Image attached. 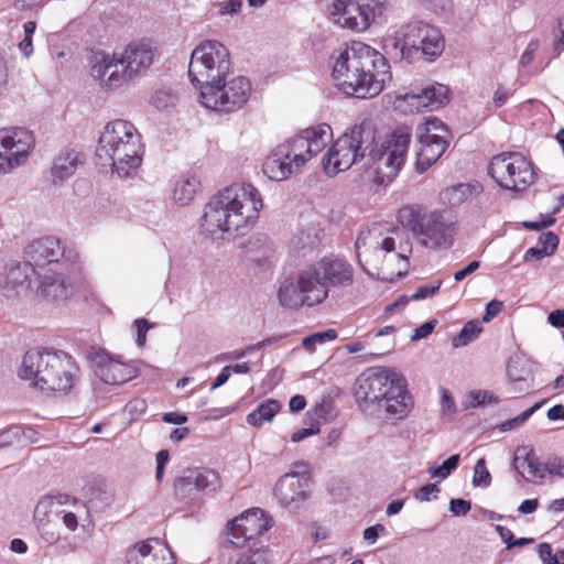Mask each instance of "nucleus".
I'll use <instances>...</instances> for the list:
<instances>
[{"label":"nucleus","instance_id":"nucleus-9","mask_svg":"<svg viewBox=\"0 0 564 564\" xmlns=\"http://www.w3.org/2000/svg\"><path fill=\"white\" fill-rule=\"evenodd\" d=\"M384 48L397 57L409 58L413 52H421L426 58L434 61L444 51V39L441 31L427 23L411 22L400 25L383 40Z\"/></svg>","mask_w":564,"mask_h":564},{"label":"nucleus","instance_id":"nucleus-52","mask_svg":"<svg viewBox=\"0 0 564 564\" xmlns=\"http://www.w3.org/2000/svg\"><path fill=\"white\" fill-rule=\"evenodd\" d=\"M538 406L539 405L536 404V405L523 411L520 415L501 423L499 426V430L501 432H507V431H510V430L521 426L533 414V412L538 409Z\"/></svg>","mask_w":564,"mask_h":564},{"label":"nucleus","instance_id":"nucleus-43","mask_svg":"<svg viewBox=\"0 0 564 564\" xmlns=\"http://www.w3.org/2000/svg\"><path fill=\"white\" fill-rule=\"evenodd\" d=\"M337 338V332L335 329H327L324 332L314 333L302 340V346L308 352H314L317 345H324L328 341H333Z\"/></svg>","mask_w":564,"mask_h":564},{"label":"nucleus","instance_id":"nucleus-14","mask_svg":"<svg viewBox=\"0 0 564 564\" xmlns=\"http://www.w3.org/2000/svg\"><path fill=\"white\" fill-rule=\"evenodd\" d=\"M251 83L243 76L225 77L209 91L198 96L199 104L206 109L218 112H234L242 108L249 100Z\"/></svg>","mask_w":564,"mask_h":564},{"label":"nucleus","instance_id":"nucleus-47","mask_svg":"<svg viewBox=\"0 0 564 564\" xmlns=\"http://www.w3.org/2000/svg\"><path fill=\"white\" fill-rule=\"evenodd\" d=\"M217 9L219 18L236 17L241 12L242 0H223L213 4Z\"/></svg>","mask_w":564,"mask_h":564},{"label":"nucleus","instance_id":"nucleus-54","mask_svg":"<svg viewBox=\"0 0 564 564\" xmlns=\"http://www.w3.org/2000/svg\"><path fill=\"white\" fill-rule=\"evenodd\" d=\"M440 492V488L436 484H427L423 487H421L414 494V498L420 502H427L432 499H436L437 495Z\"/></svg>","mask_w":564,"mask_h":564},{"label":"nucleus","instance_id":"nucleus-58","mask_svg":"<svg viewBox=\"0 0 564 564\" xmlns=\"http://www.w3.org/2000/svg\"><path fill=\"white\" fill-rule=\"evenodd\" d=\"M147 410V402L143 399L131 400L126 405V411L130 414L131 419H135Z\"/></svg>","mask_w":564,"mask_h":564},{"label":"nucleus","instance_id":"nucleus-31","mask_svg":"<svg viewBox=\"0 0 564 564\" xmlns=\"http://www.w3.org/2000/svg\"><path fill=\"white\" fill-rule=\"evenodd\" d=\"M517 468L521 469L522 475L530 480L543 479L545 473L557 477H564V456H553L547 458L544 464H541L534 456L533 452L529 451L525 453L523 460L519 466H517Z\"/></svg>","mask_w":564,"mask_h":564},{"label":"nucleus","instance_id":"nucleus-5","mask_svg":"<svg viewBox=\"0 0 564 564\" xmlns=\"http://www.w3.org/2000/svg\"><path fill=\"white\" fill-rule=\"evenodd\" d=\"M18 373L40 390L65 392L77 381L79 368L65 351L33 348L24 354Z\"/></svg>","mask_w":564,"mask_h":564},{"label":"nucleus","instance_id":"nucleus-28","mask_svg":"<svg viewBox=\"0 0 564 564\" xmlns=\"http://www.w3.org/2000/svg\"><path fill=\"white\" fill-rule=\"evenodd\" d=\"M35 295L50 303L67 301L74 294V285L62 273L46 271L35 279Z\"/></svg>","mask_w":564,"mask_h":564},{"label":"nucleus","instance_id":"nucleus-10","mask_svg":"<svg viewBox=\"0 0 564 564\" xmlns=\"http://www.w3.org/2000/svg\"><path fill=\"white\" fill-rule=\"evenodd\" d=\"M375 141V129L369 121L354 124L338 137L322 159L325 173L334 176L350 169L365 156Z\"/></svg>","mask_w":564,"mask_h":564},{"label":"nucleus","instance_id":"nucleus-63","mask_svg":"<svg viewBox=\"0 0 564 564\" xmlns=\"http://www.w3.org/2000/svg\"><path fill=\"white\" fill-rule=\"evenodd\" d=\"M501 310H502L501 302H499L497 300L490 301L487 304L486 314L482 317L484 322H486V323L490 322L495 316H497L501 312Z\"/></svg>","mask_w":564,"mask_h":564},{"label":"nucleus","instance_id":"nucleus-32","mask_svg":"<svg viewBox=\"0 0 564 564\" xmlns=\"http://www.w3.org/2000/svg\"><path fill=\"white\" fill-rule=\"evenodd\" d=\"M82 163L80 154L74 149L62 150L52 162L51 176L54 184H63L72 177Z\"/></svg>","mask_w":564,"mask_h":564},{"label":"nucleus","instance_id":"nucleus-57","mask_svg":"<svg viewBox=\"0 0 564 564\" xmlns=\"http://www.w3.org/2000/svg\"><path fill=\"white\" fill-rule=\"evenodd\" d=\"M134 326L137 329V344L142 347L147 339V332L152 325L145 318H138L134 321Z\"/></svg>","mask_w":564,"mask_h":564},{"label":"nucleus","instance_id":"nucleus-16","mask_svg":"<svg viewBox=\"0 0 564 564\" xmlns=\"http://www.w3.org/2000/svg\"><path fill=\"white\" fill-rule=\"evenodd\" d=\"M448 130L436 117H429L416 127V137L420 144L416 169L425 172L446 151L448 147Z\"/></svg>","mask_w":564,"mask_h":564},{"label":"nucleus","instance_id":"nucleus-64","mask_svg":"<svg viewBox=\"0 0 564 564\" xmlns=\"http://www.w3.org/2000/svg\"><path fill=\"white\" fill-rule=\"evenodd\" d=\"M480 267L479 261H471L464 269L458 270L454 273V280L456 282L463 281L466 276L474 273Z\"/></svg>","mask_w":564,"mask_h":564},{"label":"nucleus","instance_id":"nucleus-7","mask_svg":"<svg viewBox=\"0 0 564 564\" xmlns=\"http://www.w3.org/2000/svg\"><path fill=\"white\" fill-rule=\"evenodd\" d=\"M412 131L406 126L395 128L369 152L366 169L378 184L390 183L405 163Z\"/></svg>","mask_w":564,"mask_h":564},{"label":"nucleus","instance_id":"nucleus-62","mask_svg":"<svg viewBox=\"0 0 564 564\" xmlns=\"http://www.w3.org/2000/svg\"><path fill=\"white\" fill-rule=\"evenodd\" d=\"M50 523L36 524L41 536L48 543L55 544L61 540L59 533L51 531L48 528Z\"/></svg>","mask_w":564,"mask_h":564},{"label":"nucleus","instance_id":"nucleus-23","mask_svg":"<svg viewBox=\"0 0 564 564\" xmlns=\"http://www.w3.org/2000/svg\"><path fill=\"white\" fill-rule=\"evenodd\" d=\"M221 485L218 473L209 468H188L174 482L175 494L182 498H192L195 492H214Z\"/></svg>","mask_w":564,"mask_h":564},{"label":"nucleus","instance_id":"nucleus-8","mask_svg":"<svg viewBox=\"0 0 564 564\" xmlns=\"http://www.w3.org/2000/svg\"><path fill=\"white\" fill-rule=\"evenodd\" d=\"M231 70L228 48L218 41H204L192 52L188 64V77L198 89V96L209 91Z\"/></svg>","mask_w":564,"mask_h":564},{"label":"nucleus","instance_id":"nucleus-33","mask_svg":"<svg viewBox=\"0 0 564 564\" xmlns=\"http://www.w3.org/2000/svg\"><path fill=\"white\" fill-rule=\"evenodd\" d=\"M34 271L29 262L10 261L6 263L0 272V289L14 291L22 286Z\"/></svg>","mask_w":564,"mask_h":564},{"label":"nucleus","instance_id":"nucleus-37","mask_svg":"<svg viewBox=\"0 0 564 564\" xmlns=\"http://www.w3.org/2000/svg\"><path fill=\"white\" fill-rule=\"evenodd\" d=\"M34 431L22 426H10L0 432V449L8 447H23L34 442Z\"/></svg>","mask_w":564,"mask_h":564},{"label":"nucleus","instance_id":"nucleus-17","mask_svg":"<svg viewBox=\"0 0 564 564\" xmlns=\"http://www.w3.org/2000/svg\"><path fill=\"white\" fill-rule=\"evenodd\" d=\"M448 88L442 84H432L422 88L414 87L397 93L392 108L403 115L433 111L448 102Z\"/></svg>","mask_w":564,"mask_h":564},{"label":"nucleus","instance_id":"nucleus-25","mask_svg":"<svg viewBox=\"0 0 564 564\" xmlns=\"http://www.w3.org/2000/svg\"><path fill=\"white\" fill-rule=\"evenodd\" d=\"M124 564H175L169 546L159 539L138 541L126 550Z\"/></svg>","mask_w":564,"mask_h":564},{"label":"nucleus","instance_id":"nucleus-45","mask_svg":"<svg viewBox=\"0 0 564 564\" xmlns=\"http://www.w3.org/2000/svg\"><path fill=\"white\" fill-rule=\"evenodd\" d=\"M498 395L488 390H473L467 394L466 408H477L486 404H497Z\"/></svg>","mask_w":564,"mask_h":564},{"label":"nucleus","instance_id":"nucleus-12","mask_svg":"<svg viewBox=\"0 0 564 564\" xmlns=\"http://www.w3.org/2000/svg\"><path fill=\"white\" fill-rule=\"evenodd\" d=\"M387 0H333L328 19L336 26L355 33H364L381 19Z\"/></svg>","mask_w":564,"mask_h":564},{"label":"nucleus","instance_id":"nucleus-22","mask_svg":"<svg viewBox=\"0 0 564 564\" xmlns=\"http://www.w3.org/2000/svg\"><path fill=\"white\" fill-rule=\"evenodd\" d=\"M272 525L271 518L260 508H252L236 517L228 524V534L232 544L254 539L268 531Z\"/></svg>","mask_w":564,"mask_h":564},{"label":"nucleus","instance_id":"nucleus-13","mask_svg":"<svg viewBox=\"0 0 564 564\" xmlns=\"http://www.w3.org/2000/svg\"><path fill=\"white\" fill-rule=\"evenodd\" d=\"M488 173L501 188L509 191H523L535 180L531 162L519 152H503L494 156Z\"/></svg>","mask_w":564,"mask_h":564},{"label":"nucleus","instance_id":"nucleus-38","mask_svg":"<svg viewBox=\"0 0 564 564\" xmlns=\"http://www.w3.org/2000/svg\"><path fill=\"white\" fill-rule=\"evenodd\" d=\"M281 408L282 404L278 400L268 399L247 415V423L254 427L262 426L264 422L271 423Z\"/></svg>","mask_w":564,"mask_h":564},{"label":"nucleus","instance_id":"nucleus-39","mask_svg":"<svg viewBox=\"0 0 564 564\" xmlns=\"http://www.w3.org/2000/svg\"><path fill=\"white\" fill-rule=\"evenodd\" d=\"M480 186L478 184L460 183L455 186L446 187L441 192L443 202L449 205H459L464 203L474 192H478Z\"/></svg>","mask_w":564,"mask_h":564},{"label":"nucleus","instance_id":"nucleus-1","mask_svg":"<svg viewBox=\"0 0 564 564\" xmlns=\"http://www.w3.org/2000/svg\"><path fill=\"white\" fill-rule=\"evenodd\" d=\"M426 216L422 206L406 205L398 212L401 227L378 223L359 232L356 251L364 271L383 281H393L405 275L413 250L408 229L415 237Z\"/></svg>","mask_w":564,"mask_h":564},{"label":"nucleus","instance_id":"nucleus-6","mask_svg":"<svg viewBox=\"0 0 564 564\" xmlns=\"http://www.w3.org/2000/svg\"><path fill=\"white\" fill-rule=\"evenodd\" d=\"M141 134L127 120L108 122L99 138L96 154L101 164H109L120 177H131L142 164Z\"/></svg>","mask_w":564,"mask_h":564},{"label":"nucleus","instance_id":"nucleus-27","mask_svg":"<svg viewBox=\"0 0 564 564\" xmlns=\"http://www.w3.org/2000/svg\"><path fill=\"white\" fill-rule=\"evenodd\" d=\"M117 54L130 80L147 72L155 58L154 47L144 40L130 42Z\"/></svg>","mask_w":564,"mask_h":564},{"label":"nucleus","instance_id":"nucleus-59","mask_svg":"<svg viewBox=\"0 0 564 564\" xmlns=\"http://www.w3.org/2000/svg\"><path fill=\"white\" fill-rule=\"evenodd\" d=\"M386 532V527L383 524L377 523L372 527H369L364 530L362 536L370 544L376 543L378 536Z\"/></svg>","mask_w":564,"mask_h":564},{"label":"nucleus","instance_id":"nucleus-40","mask_svg":"<svg viewBox=\"0 0 564 564\" xmlns=\"http://www.w3.org/2000/svg\"><path fill=\"white\" fill-rule=\"evenodd\" d=\"M84 514H87L85 506L73 501L72 506H67L66 502L62 505L57 518L62 519V522L67 530L74 532L77 530L79 519Z\"/></svg>","mask_w":564,"mask_h":564},{"label":"nucleus","instance_id":"nucleus-35","mask_svg":"<svg viewBox=\"0 0 564 564\" xmlns=\"http://www.w3.org/2000/svg\"><path fill=\"white\" fill-rule=\"evenodd\" d=\"M85 498L89 508L101 511L113 502V491L106 484L93 482L85 487Z\"/></svg>","mask_w":564,"mask_h":564},{"label":"nucleus","instance_id":"nucleus-30","mask_svg":"<svg viewBox=\"0 0 564 564\" xmlns=\"http://www.w3.org/2000/svg\"><path fill=\"white\" fill-rule=\"evenodd\" d=\"M326 289L346 288L354 282V268L350 263L339 258L327 257L315 262Z\"/></svg>","mask_w":564,"mask_h":564},{"label":"nucleus","instance_id":"nucleus-19","mask_svg":"<svg viewBox=\"0 0 564 564\" xmlns=\"http://www.w3.org/2000/svg\"><path fill=\"white\" fill-rule=\"evenodd\" d=\"M95 375L106 384L120 386L140 375L139 368L121 357L106 351L96 352L93 357Z\"/></svg>","mask_w":564,"mask_h":564},{"label":"nucleus","instance_id":"nucleus-53","mask_svg":"<svg viewBox=\"0 0 564 564\" xmlns=\"http://www.w3.org/2000/svg\"><path fill=\"white\" fill-rule=\"evenodd\" d=\"M553 51L558 55L564 50V18H558L552 31Z\"/></svg>","mask_w":564,"mask_h":564},{"label":"nucleus","instance_id":"nucleus-61","mask_svg":"<svg viewBox=\"0 0 564 564\" xmlns=\"http://www.w3.org/2000/svg\"><path fill=\"white\" fill-rule=\"evenodd\" d=\"M540 217H541L540 221H524L523 226L527 229L540 230L542 228L550 227L555 223V218L552 216L541 215Z\"/></svg>","mask_w":564,"mask_h":564},{"label":"nucleus","instance_id":"nucleus-48","mask_svg":"<svg viewBox=\"0 0 564 564\" xmlns=\"http://www.w3.org/2000/svg\"><path fill=\"white\" fill-rule=\"evenodd\" d=\"M491 482V475L486 467L485 458H479L474 468L473 485L475 487H488Z\"/></svg>","mask_w":564,"mask_h":564},{"label":"nucleus","instance_id":"nucleus-20","mask_svg":"<svg viewBox=\"0 0 564 564\" xmlns=\"http://www.w3.org/2000/svg\"><path fill=\"white\" fill-rule=\"evenodd\" d=\"M401 375L389 369H377L357 381L356 398L361 404H381V401L393 387Z\"/></svg>","mask_w":564,"mask_h":564},{"label":"nucleus","instance_id":"nucleus-26","mask_svg":"<svg viewBox=\"0 0 564 564\" xmlns=\"http://www.w3.org/2000/svg\"><path fill=\"white\" fill-rule=\"evenodd\" d=\"M455 230L451 223H446L438 212L429 214L415 236L417 241L426 248H448L453 245Z\"/></svg>","mask_w":564,"mask_h":564},{"label":"nucleus","instance_id":"nucleus-50","mask_svg":"<svg viewBox=\"0 0 564 564\" xmlns=\"http://www.w3.org/2000/svg\"><path fill=\"white\" fill-rule=\"evenodd\" d=\"M441 413L442 416L446 420H453L456 414V403L452 398L451 393L441 388Z\"/></svg>","mask_w":564,"mask_h":564},{"label":"nucleus","instance_id":"nucleus-55","mask_svg":"<svg viewBox=\"0 0 564 564\" xmlns=\"http://www.w3.org/2000/svg\"><path fill=\"white\" fill-rule=\"evenodd\" d=\"M539 245L553 254L558 246V237L552 231L543 232L539 237Z\"/></svg>","mask_w":564,"mask_h":564},{"label":"nucleus","instance_id":"nucleus-42","mask_svg":"<svg viewBox=\"0 0 564 564\" xmlns=\"http://www.w3.org/2000/svg\"><path fill=\"white\" fill-rule=\"evenodd\" d=\"M480 332L481 326L479 321L476 319L467 322L462 330L453 338L454 347L466 346L476 339Z\"/></svg>","mask_w":564,"mask_h":564},{"label":"nucleus","instance_id":"nucleus-29","mask_svg":"<svg viewBox=\"0 0 564 564\" xmlns=\"http://www.w3.org/2000/svg\"><path fill=\"white\" fill-rule=\"evenodd\" d=\"M412 405L413 401L406 389V381L404 377L400 376L398 382L393 384L378 408L383 411L387 421L395 422L405 419Z\"/></svg>","mask_w":564,"mask_h":564},{"label":"nucleus","instance_id":"nucleus-18","mask_svg":"<svg viewBox=\"0 0 564 564\" xmlns=\"http://www.w3.org/2000/svg\"><path fill=\"white\" fill-rule=\"evenodd\" d=\"M294 467L303 470L286 473L280 477L274 486V497L283 508L289 510H297L307 499L308 476L305 470L306 465L296 463Z\"/></svg>","mask_w":564,"mask_h":564},{"label":"nucleus","instance_id":"nucleus-3","mask_svg":"<svg viewBox=\"0 0 564 564\" xmlns=\"http://www.w3.org/2000/svg\"><path fill=\"white\" fill-rule=\"evenodd\" d=\"M332 77L344 94L357 98L378 96L392 78L387 58L361 41H350L330 55Z\"/></svg>","mask_w":564,"mask_h":564},{"label":"nucleus","instance_id":"nucleus-46","mask_svg":"<svg viewBox=\"0 0 564 564\" xmlns=\"http://www.w3.org/2000/svg\"><path fill=\"white\" fill-rule=\"evenodd\" d=\"M178 98L170 89H159L151 97V104L159 110H167L177 105Z\"/></svg>","mask_w":564,"mask_h":564},{"label":"nucleus","instance_id":"nucleus-4","mask_svg":"<svg viewBox=\"0 0 564 564\" xmlns=\"http://www.w3.org/2000/svg\"><path fill=\"white\" fill-rule=\"evenodd\" d=\"M332 140L329 124L307 128L270 152L262 166L263 173L272 181H284L321 153Z\"/></svg>","mask_w":564,"mask_h":564},{"label":"nucleus","instance_id":"nucleus-24","mask_svg":"<svg viewBox=\"0 0 564 564\" xmlns=\"http://www.w3.org/2000/svg\"><path fill=\"white\" fill-rule=\"evenodd\" d=\"M25 256L35 263L57 262L65 257L68 261H75L78 252L70 245H63L62 241L53 236H45L34 239L26 248Z\"/></svg>","mask_w":564,"mask_h":564},{"label":"nucleus","instance_id":"nucleus-34","mask_svg":"<svg viewBox=\"0 0 564 564\" xmlns=\"http://www.w3.org/2000/svg\"><path fill=\"white\" fill-rule=\"evenodd\" d=\"M200 192V181L194 175H181L174 180L172 200L181 207L189 206Z\"/></svg>","mask_w":564,"mask_h":564},{"label":"nucleus","instance_id":"nucleus-41","mask_svg":"<svg viewBox=\"0 0 564 564\" xmlns=\"http://www.w3.org/2000/svg\"><path fill=\"white\" fill-rule=\"evenodd\" d=\"M269 552L261 547L237 552L230 557L229 564H269Z\"/></svg>","mask_w":564,"mask_h":564},{"label":"nucleus","instance_id":"nucleus-60","mask_svg":"<svg viewBox=\"0 0 564 564\" xmlns=\"http://www.w3.org/2000/svg\"><path fill=\"white\" fill-rule=\"evenodd\" d=\"M471 508L469 501L464 499H452L449 502V510L455 516H465Z\"/></svg>","mask_w":564,"mask_h":564},{"label":"nucleus","instance_id":"nucleus-15","mask_svg":"<svg viewBox=\"0 0 564 564\" xmlns=\"http://www.w3.org/2000/svg\"><path fill=\"white\" fill-rule=\"evenodd\" d=\"M35 144V134L26 127L0 128V173L7 174L24 165Z\"/></svg>","mask_w":564,"mask_h":564},{"label":"nucleus","instance_id":"nucleus-11","mask_svg":"<svg viewBox=\"0 0 564 564\" xmlns=\"http://www.w3.org/2000/svg\"><path fill=\"white\" fill-rule=\"evenodd\" d=\"M328 297V290L315 263L302 269L294 278L283 280L278 289L281 306L299 308L313 307Z\"/></svg>","mask_w":564,"mask_h":564},{"label":"nucleus","instance_id":"nucleus-51","mask_svg":"<svg viewBox=\"0 0 564 564\" xmlns=\"http://www.w3.org/2000/svg\"><path fill=\"white\" fill-rule=\"evenodd\" d=\"M261 344H254L249 345L246 348L242 349H236L232 351L224 352L215 357L216 362H227L231 360H238L247 356L248 354L254 351L256 349L260 348Z\"/></svg>","mask_w":564,"mask_h":564},{"label":"nucleus","instance_id":"nucleus-44","mask_svg":"<svg viewBox=\"0 0 564 564\" xmlns=\"http://www.w3.org/2000/svg\"><path fill=\"white\" fill-rule=\"evenodd\" d=\"M458 464L459 455L454 454L444 460L442 465L429 467L427 473L432 478L443 480L446 479L452 474V471L457 468Z\"/></svg>","mask_w":564,"mask_h":564},{"label":"nucleus","instance_id":"nucleus-49","mask_svg":"<svg viewBox=\"0 0 564 564\" xmlns=\"http://www.w3.org/2000/svg\"><path fill=\"white\" fill-rule=\"evenodd\" d=\"M538 553L543 564H564V550L553 554L552 546L549 543H541Z\"/></svg>","mask_w":564,"mask_h":564},{"label":"nucleus","instance_id":"nucleus-2","mask_svg":"<svg viewBox=\"0 0 564 564\" xmlns=\"http://www.w3.org/2000/svg\"><path fill=\"white\" fill-rule=\"evenodd\" d=\"M263 199L250 183H235L213 195L200 218L202 234L213 240L230 241L257 223Z\"/></svg>","mask_w":564,"mask_h":564},{"label":"nucleus","instance_id":"nucleus-56","mask_svg":"<svg viewBox=\"0 0 564 564\" xmlns=\"http://www.w3.org/2000/svg\"><path fill=\"white\" fill-rule=\"evenodd\" d=\"M440 286H441V282H437L436 284L421 285L411 295V299L414 301H419V300H425L427 297H431L438 291Z\"/></svg>","mask_w":564,"mask_h":564},{"label":"nucleus","instance_id":"nucleus-36","mask_svg":"<svg viewBox=\"0 0 564 564\" xmlns=\"http://www.w3.org/2000/svg\"><path fill=\"white\" fill-rule=\"evenodd\" d=\"M66 497L63 496H45L40 499L34 509V519L36 524L50 523L52 517L58 516L62 505L65 503Z\"/></svg>","mask_w":564,"mask_h":564},{"label":"nucleus","instance_id":"nucleus-21","mask_svg":"<svg viewBox=\"0 0 564 564\" xmlns=\"http://www.w3.org/2000/svg\"><path fill=\"white\" fill-rule=\"evenodd\" d=\"M90 75L105 90H113L130 82L117 53L96 54L91 61Z\"/></svg>","mask_w":564,"mask_h":564}]
</instances>
